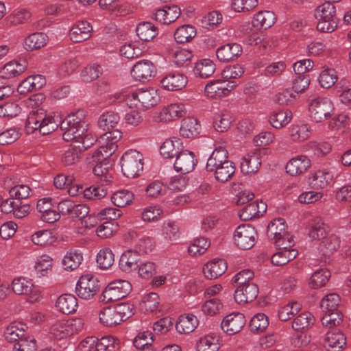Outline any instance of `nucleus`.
I'll list each match as a JSON object with an SVG mask.
<instances>
[{
  "instance_id": "obj_38",
  "label": "nucleus",
  "mask_w": 351,
  "mask_h": 351,
  "mask_svg": "<svg viewBox=\"0 0 351 351\" xmlns=\"http://www.w3.org/2000/svg\"><path fill=\"white\" fill-rule=\"evenodd\" d=\"M48 40V36L43 32H36L28 36L24 40L25 49L32 51L44 47Z\"/></svg>"
},
{
  "instance_id": "obj_57",
  "label": "nucleus",
  "mask_w": 351,
  "mask_h": 351,
  "mask_svg": "<svg viewBox=\"0 0 351 351\" xmlns=\"http://www.w3.org/2000/svg\"><path fill=\"white\" fill-rule=\"evenodd\" d=\"M166 191V186L162 182L158 180L150 182L145 188L147 196L152 198L161 197L165 195Z\"/></svg>"
},
{
  "instance_id": "obj_45",
  "label": "nucleus",
  "mask_w": 351,
  "mask_h": 351,
  "mask_svg": "<svg viewBox=\"0 0 351 351\" xmlns=\"http://www.w3.org/2000/svg\"><path fill=\"white\" fill-rule=\"evenodd\" d=\"M196 29L191 25L179 27L174 33L175 40L178 43H185L191 41L196 36Z\"/></svg>"
},
{
  "instance_id": "obj_3",
  "label": "nucleus",
  "mask_w": 351,
  "mask_h": 351,
  "mask_svg": "<svg viewBox=\"0 0 351 351\" xmlns=\"http://www.w3.org/2000/svg\"><path fill=\"white\" fill-rule=\"evenodd\" d=\"M126 100L130 108L134 105L143 109H149L157 105L160 96L155 88H141L129 93Z\"/></svg>"
},
{
  "instance_id": "obj_30",
  "label": "nucleus",
  "mask_w": 351,
  "mask_h": 351,
  "mask_svg": "<svg viewBox=\"0 0 351 351\" xmlns=\"http://www.w3.org/2000/svg\"><path fill=\"white\" fill-rule=\"evenodd\" d=\"M24 326L25 325L22 323H11L4 330L5 339L8 342L14 343V344L19 342L21 339L26 336Z\"/></svg>"
},
{
  "instance_id": "obj_13",
  "label": "nucleus",
  "mask_w": 351,
  "mask_h": 351,
  "mask_svg": "<svg viewBox=\"0 0 351 351\" xmlns=\"http://www.w3.org/2000/svg\"><path fill=\"white\" fill-rule=\"evenodd\" d=\"M197 160L193 152L189 150H182L177 155L173 164L176 171L186 174L194 170Z\"/></svg>"
},
{
  "instance_id": "obj_56",
  "label": "nucleus",
  "mask_w": 351,
  "mask_h": 351,
  "mask_svg": "<svg viewBox=\"0 0 351 351\" xmlns=\"http://www.w3.org/2000/svg\"><path fill=\"white\" fill-rule=\"evenodd\" d=\"M32 242L38 245H48L55 242L56 238L49 230L37 231L32 236Z\"/></svg>"
},
{
  "instance_id": "obj_11",
  "label": "nucleus",
  "mask_w": 351,
  "mask_h": 351,
  "mask_svg": "<svg viewBox=\"0 0 351 351\" xmlns=\"http://www.w3.org/2000/svg\"><path fill=\"white\" fill-rule=\"evenodd\" d=\"M58 209L62 215H67L73 219H82L89 213V207L86 204H76L68 198L58 203Z\"/></svg>"
},
{
  "instance_id": "obj_48",
  "label": "nucleus",
  "mask_w": 351,
  "mask_h": 351,
  "mask_svg": "<svg viewBox=\"0 0 351 351\" xmlns=\"http://www.w3.org/2000/svg\"><path fill=\"white\" fill-rule=\"evenodd\" d=\"M291 119V112L287 110L273 112L269 117V123L275 128H280L288 124Z\"/></svg>"
},
{
  "instance_id": "obj_14",
  "label": "nucleus",
  "mask_w": 351,
  "mask_h": 351,
  "mask_svg": "<svg viewBox=\"0 0 351 351\" xmlns=\"http://www.w3.org/2000/svg\"><path fill=\"white\" fill-rule=\"evenodd\" d=\"M156 73V68L153 62L148 60L138 61L131 70L132 76L136 80L146 82L154 77Z\"/></svg>"
},
{
  "instance_id": "obj_12",
  "label": "nucleus",
  "mask_w": 351,
  "mask_h": 351,
  "mask_svg": "<svg viewBox=\"0 0 351 351\" xmlns=\"http://www.w3.org/2000/svg\"><path fill=\"white\" fill-rule=\"evenodd\" d=\"M237 86L234 81L218 79L210 81L205 86L204 91L210 98L221 97L228 95Z\"/></svg>"
},
{
  "instance_id": "obj_2",
  "label": "nucleus",
  "mask_w": 351,
  "mask_h": 351,
  "mask_svg": "<svg viewBox=\"0 0 351 351\" xmlns=\"http://www.w3.org/2000/svg\"><path fill=\"white\" fill-rule=\"evenodd\" d=\"M228 158V151L222 147H219L215 149L207 160L206 171L213 173L215 178L221 182L228 181L235 172L234 162Z\"/></svg>"
},
{
  "instance_id": "obj_17",
  "label": "nucleus",
  "mask_w": 351,
  "mask_h": 351,
  "mask_svg": "<svg viewBox=\"0 0 351 351\" xmlns=\"http://www.w3.org/2000/svg\"><path fill=\"white\" fill-rule=\"evenodd\" d=\"M180 9L178 5H165L156 10L152 18L160 24L167 25L174 22L180 16Z\"/></svg>"
},
{
  "instance_id": "obj_29",
  "label": "nucleus",
  "mask_w": 351,
  "mask_h": 351,
  "mask_svg": "<svg viewBox=\"0 0 351 351\" xmlns=\"http://www.w3.org/2000/svg\"><path fill=\"white\" fill-rule=\"evenodd\" d=\"M200 130L201 125L197 119L188 117L182 120L180 133L182 136L189 138L197 136Z\"/></svg>"
},
{
  "instance_id": "obj_53",
  "label": "nucleus",
  "mask_w": 351,
  "mask_h": 351,
  "mask_svg": "<svg viewBox=\"0 0 351 351\" xmlns=\"http://www.w3.org/2000/svg\"><path fill=\"white\" fill-rule=\"evenodd\" d=\"M285 221L282 218L275 219L271 221L267 227V234L269 237H273L275 240L277 237H282L287 232L285 230Z\"/></svg>"
},
{
  "instance_id": "obj_54",
  "label": "nucleus",
  "mask_w": 351,
  "mask_h": 351,
  "mask_svg": "<svg viewBox=\"0 0 351 351\" xmlns=\"http://www.w3.org/2000/svg\"><path fill=\"white\" fill-rule=\"evenodd\" d=\"M301 306V304L297 302L287 304L278 310L279 319L283 322L290 319L300 311Z\"/></svg>"
},
{
  "instance_id": "obj_18",
  "label": "nucleus",
  "mask_w": 351,
  "mask_h": 351,
  "mask_svg": "<svg viewBox=\"0 0 351 351\" xmlns=\"http://www.w3.org/2000/svg\"><path fill=\"white\" fill-rule=\"evenodd\" d=\"M258 293V288L254 283L238 285L234 291V298L239 304H245L255 300Z\"/></svg>"
},
{
  "instance_id": "obj_47",
  "label": "nucleus",
  "mask_w": 351,
  "mask_h": 351,
  "mask_svg": "<svg viewBox=\"0 0 351 351\" xmlns=\"http://www.w3.org/2000/svg\"><path fill=\"white\" fill-rule=\"evenodd\" d=\"M133 199L134 194L131 191L125 189L116 191L111 197L113 204L119 208L130 205Z\"/></svg>"
},
{
  "instance_id": "obj_5",
  "label": "nucleus",
  "mask_w": 351,
  "mask_h": 351,
  "mask_svg": "<svg viewBox=\"0 0 351 351\" xmlns=\"http://www.w3.org/2000/svg\"><path fill=\"white\" fill-rule=\"evenodd\" d=\"M143 156L138 151L130 149L125 152L121 158V171L129 178L139 176L143 169Z\"/></svg>"
},
{
  "instance_id": "obj_55",
  "label": "nucleus",
  "mask_w": 351,
  "mask_h": 351,
  "mask_svg": "<svg viewBox=\"0 0 351 351\" xmlns=\"http://www.w3.org/2000/svg\"><path fill=\"white\" fill-rule=\"evenodd\" d=\"M337 81V72L334 69H324L319 76V82L322 87L329 88Z\"/></svg>"
},
{
  "instance_id": "obj_24",
  "label": "nucleus",
  "mask_w": 351,
  "mask_h": 351,
  "mask_svg": "<svg viewBox=\"0 0 351 351\" xmlns=\"http://www.w3.org/2000/svg\"><path fill=\"white\" fill-rule=\"evenodd\" d=\"M186 113V110L183 104L174 103L164 107L158 117L161 121H171L184 117Z\"/></svg>"
},
{
  "instance_id": "obj_9",
  "label": "nucleus",
  "mask_w": 351,
  "mask_h": 351,
  "mask_svg": "<svg viewBox=\"0 0 351 351\" xmlns=\"http://www.w3.org/2000/svg\"><path fill=\"white\" fill-rule=\"evenodd\" d=\"M257 232L250 224L239 226L234 232L235 245L240 249L245 250L252 248L256 241Z\"/></svg>"
},
{
  "instance_id": "obj_16",
  "label": "nucleus",
  "mask_w": 351,
  "mask_h": 351,
  "mask_svg": "<svg viewBox=\"0 0 351 351\" xmlns=\"http://www.w3.org/2000/svg\"><path fill=\"white\" fill-rule=\"evenodd\" d=\"M243 52L241 45L236 43L221 45L216 50L217 59L222 62L234 61L240 57Z\"/></svg>"
},
{
  "instance_id": "obj_42",
  "label": "nucleus",
  "mask_w": 351,
  "mask_h": 351,
  "mask_svg": "<svg viewBox=\"0 0 351 351\" xmlns=\"http://www.w3.org/2000/svg\"><path fill=\"white\" fill-rule=\"evenodd\" d=\"M120 121L119 114L114 112H106L99 118L98 126L100 129L106 132H111Z\"/></svg>"
},
{
  "instance_id": "obj_61",
  "label": "nucleus",
  "mask_w": 351,
  "mask_h": 351,
  "mask_svg": "<svg viewBox=\"0 0 351 351\" xmlns=\"http://www.w3.org/2000/svg\"><path fill=\"white\" fill-rule=\"evenodd\" d=\"M289 132L293 141H302L309 137L311 130L306 124L295 125H292Z\"/></svg>"
},
{
  "instance_id": "obj_64",
  "label": "nucleus",
  "mask_w": 351,
  "mask_h": 351,
  "mask_svg": "<svg viewBox=\"0 0 351 351\" xmlns=\"http://www.w3.org/2000/svg\"><path fill=\"white\" fill-rule=\"evenodd\" d=\"M36 341L34 338L25 336L13 346V351H36Z\"/></svg>"
},
{
  "instance_id": "obj_10",
  "label": "nucleus",
  "mask_w": 351,
  "mask_h": 351,
  "mask_svg": "<svg viewBox=\"0 0 351 351\" xmlns=\"http://www.w3.org/2000/svg\"><path fill=\"white\" fill-rule=\"evenodd\" d=\"M12 288L16 294L27 295L30 302H36L41 298L40 290L34 286L32 280L25 277L14 278Z\"/></svg>"
},
{
  "instance_id": "obj_27",
  "label": "nucleus",
  "mask_w": 351,
  "mask_h": 351,
  "mask_svg": "<svg viewBox=\"0 0 351 351\" xmlns=\"http://www.w3.org/2000/svg\"><path fill=\"white\" fill-rule=\"evenodd\" d=\"M227 269V263L223 259H214L203 267V272L208 279H215L221 276Z\"/></svg>"
},
{
  "instance_id": "obj_8",
  "label": "nucleus",
  "mask_w": 351,
  "mask_h": 351,
  "mask_svg": "<svg viewBox=\"0 0 351 351\" xmlns=\"http://www.w3.org/2000/svg\"><path fill=\"white\" fill-rule=\"evenodd\" d=\"M132 291V285L128 280H117L108 284L101 293V300L113 302L121 300Z\"/></svg>"
},
{
  "instance_id": "obj_36",
  "label": "nucleus",
  "mask_w": 351,
  "mask_h": 351,
  "mask_svg": "<svg viewBox=\"0 0 351 351\" xmlns=\"http://www.w3.org/2000/svg\"><path fill=\"white\" fill-rule=\"evenodd\" d=\"M276 252L271 257V262L276 266H282L293 260L298 254L296 249H277Z\"/></svg>"
},
{
  "instance_id": "obj_32",
  "label": "nucleus",
  "mask_w": 351,
  "mask_h": 351,
  "mask_svg": "<svg viewBox=\"0 0 351 351\" xmlns=\"http://www.w3.org/2000/svg\"><path fill=\"white\" fill-rule=\"evenodd\" d=\"M56 306L64 314L73 313L77 308V299L72 294H63L58 298Z\"/></svg>"
},
{
  "instance_id": "obj_50",
  "label": "nucleus",
  "mask_w": 351,
  "mask_h": 351,
  "mask_svg": "<svg viewBox=\"0 0 351 351\" xmlns=\"http://www.w3.org/2000/svg\"><path fill=\"white\" fill-rule=\"evenodd\" d=\"M179 145V140H167L160 146V154L165 158L172 159L180 152Z\"/></svg>"
},
{
  "instance_id": "obj_20",
  "label": "nucleus",
  "mask_w": 351,
  "mask_h": 351,
  "mask_svg": "<svg viewBox=\"0 0 351 351\" xmlns=\"http://www.w3.org/2000/svg\"><path fill=\"white\" fill-rule=\"evenodd\" d=\"M323 345L328 351H341L346 345V337L341 331L328 332Z\"/></svg>"
},
{
  "instance_id": "obj_34",
  "label": "nucleus",
  "mask_w": 351,
  "mask_h": 351,
  "mask_svg": "<svg viewBox=\"0 0 351 351\" xmlns=\"http://www.w3.org/2000/svg\"><path fill=\"white\" fill-rule=\"evenodd\" d=\"M276 21L274 12L269 10L261 11L254 16L252 25L256 28L267 29Z\"/></svg>"
},
{
  "instance_id": "obj_33",
  "label": "nucleus",
  "mask_w": 351,
  "mask_h": 351,
  "mask_svg": "<svg viewBox=\"0 0 351 351\" xmlns=\"http://www.w3.org/2000/svg\"><path fill=\"white\" fill-rule=\"evenodd\" d=\"M198 326V320L196 316L189 314L187 315H182L179 317L176 324V328L179 333L189 334L197 328Z\"/></svg>"
},
{
  "instance_id": "obj_44",
  "label": "nucleus",
  "mask_w": 351,
  "mask_h": 351,
  "mask_svg": "<svg viewBox=\"0 0 351 351\" xmlns=\"http://www.w3.org/2000/svg\"><path fill=\"white\" fill-rule=\"evenodd\" d=\"M215 71V65L210 59H202L195 64L194 73L201 78H208Z\"/></svg>"
},
{
  "instance_id": "obj_26",
  "label": "nucleus",
  "mask_w": 351,
  "mask_h": 351,
  "mask_svg": "<svg viewBox=\"0 0 351 351\" xmlns=\"http://www.w3.org/2000/svg\"><path fill=\"white\" fill-rule=\"evenodd\" d=\"M92 29V26L88 21H78L70 30V39L73 43H81L86 40L90 36Z\"/></svg>"
},
{
  "instance_id": "obj_60",
  "label": "nucleus",
  "mask_w": 351,
  "mask_h": 351,
  "mask_svg": "<svg viewBox=\"0 0 351 351\" xmlns=\"http://www.w3.org/2000/svg\"><path fill=\"white\" fill-rule=\"evenodd\" d=\"M192 58V51L186 49H179L173 53V61L179 67L188 66Z\"/></svg>"
},
{
  "instance_id": "obj_46",
  "label": "nucleus",
  "mask_w": 351,
  "mask_h": 351,
  "mask_svg": "<svg viewBox=\"0 0 351 351\" xmlns=\"http://www.w3.org/2000/svg\"><path fill=\"white\" fill-rule=\"evenodd\" d=\"M340 246V239L335 234L326 236L319 244V250L325 256L332 254Z\"/></svg>"
},
{
  "instance_id": "obj_40",
  "label": "nucleus",
  "mask_w": 351,
  "mask_h": 351,
  "mask_svg": "<svg viewBox=\"0 0 351 351\" xmlns=\"http://www.w3.org/2000/svg\"><path fill=\"white\" fill-rule=\"evenodd\" d=\"M232 121L233 117L229 111L221 110L214 116V127L217 132H223L230 128Z\"/></svg>"
},
{
  "instance_id": "obj_58",
  "label": "nucleus",
  "mask_w": 351,
  "mask_h": 351,
  "mask_svg": "<svg viewBox=\"0 0 351 351\" xmlns=\"http://www.w3.org/2000/svg\"><path fill=\"white\" fill-rule=\"evenodd\" d=\"M114 256L108 248L101 250L97 256V263L99 267L104 269L110 268L114 263Z\"/></svg>"
},
{
  "instance_id": "obj_37",
  "label": "nucleus",
  "mask_w": 351,
  "mask_h": 351,
  "mask_svg": "<svg viewBox=\"0 0 351 351\" xmlns=\"http://www.w3.org/2000/svg\"><path fill=\"white\" fill-rule=\"evenodd\" d=\"M100 322L106 326H113L121 324V318H119L114 306H109L103 308L99 314Z\"/></svg>"
},
{
  "instance_id": "obj_1",
  "label": "nucleus",
  "mask_w": 351,
  "mask_h": 351,
  "mask_svg": "<svg viewBox=\"0 0 351 351\" xmlns=\"http://www.w3.org/2000/svg\"><path fill=\"white\" fill-rule=\"evenodd\" d=\"M88 123L82 110L69 114L64 119L47 114L43 108H33L27 117L25 130L27 133L39 130L43 135H47L58 127L64 131L62 138L66 141L79 138L88 130Z\"/></svg>"
},
{
  "instance_id": "obj_15",
  "label": "nucleus",
  "mask_w": 351,
  "mask_h": 351,
  "mask_svg": "<svg viewBox=\"0 0 351 351\" xmlns=\"http://www.w3.org/2000/svg\"><path fill=\"white\" fill-rule=\"evenodd\" d=\"M246 322L245 316L240 313L227 315L221 322V329L228 335H232L241 331Z\"/></svg>"
},
{
  "instance_id": "obj_63",
  "label": "nucleus",
  "mask_w": 351,
  "mask_h": 351,
  "mask_svg": "<svg viewBox=\"0 0 351 351\" xmlns=\"http://www.w3.org/2000/svg\"><path fill=\"white\" fill-rule=\"evenodd\" d=\"M209 246L210 242L206 238H197L194 239L193 243L189 246L188 252L191 256L200 255L204 254Z\"/></svg>"
},
{
  "instance_id": "obj_62",
  "label": "nucleus",
  "mask_w": 351,
  "mask_h": 351,
  "mask_svg": "<svg viewBox=\"0 0 351 351\" xmlns=\"http://www.w3.org/2000/svg\"><path fill=\"white\" fill-rule=\"evenodd\" d=\"M269 326L267 317L263 313L255 315L250 320V328L254 332H262Z\"/></svg>"
},
{
  "instance_id": "obj_28",
  "label": "nucleus",
  "mask_w": 351,
  "mask_h": 351,
  "mask_svg": "<svg viewBox=\"0 0 351 351\" xmlns=\"http://www.w3.org/2000/svg\"><path fill=\"white\" fill-rule=\"evenodd\" d=\"M261 165L260 155L257 153L248 154L241 161V171L243 174H254L258 171Z\"/></svg>"
},
{
  "instance_id": "obj_31",
  "label": "nucleus",
  "mask_w": 351,
  "mask_h": 351,
  "mask_svg": "<svg viewBox=\"0 0 351 351\" xmlns=\"http://www.w3.org/2000/svg\"><path fill=\"white\" fill-rule=\"evenodd\" d=\"M137 36L140 40L148 42L153 40L158 34V27L151 22H141L136 28Z\"/></svg>"
},
{
  "instance_id": "obj_6",
  "label": "nucleus",
  "mask_w": 351,
  "mask_h": 351,
  "mask_svg": "<svg viewBox=\"0 0 351 351\" xmlns=\"http://www.w3.org/2000/svg\"><path fill=\"white\" fill-rule=\"evenodd\" d=\"M101 288L100 281L92 274L82 276L75 287V292L77 296L83 300H88L99 291Z\"/></svg>"
},
{
  "instance_id": "obj_19",
  "label": "nucleus",
  "mask_w": 351,
  "mask_h": 351,
  "mask_svg": "<svg viewBox=\"0 0 351 351\" xmlns=\"http://www.w3.org/2000/svg\"><path fill=\"white\" fill-rule=\"evenodd\" d=\"M187 82V77L178 72L169 73L160 81L162 87L169 91L181 90L186 86Z\"/></svg>"
},
{
  "instance_id": "obj_51",
  "label": "nucleus",
  "mask_w": 351,
  "mask_h": 351,
  "mask_svg": "<svg viewBox=\"0 0 351 351\" xmlns=\"http://www.w3.org/2000/svg\"><path fill=\"white\" fill-rule=\"evenodd\" d=\"M330 277V272L327 269H320L315 271L311 276L309 285L313 289H317L324 286Z\"/></svg>"
},
{
  "instance_id": "obj_59",
  "label": "nucleus",
  "mask_w": 351,
  "mask_h": 351,
  "mask_svg": "<svg viewBox=\"0 0 351 351\" xmlns=\"http://www.w3.org/2000/svg\"><path fill=\"white\" fill-rule=\"evenodd\" d=\"M340 302V297L337 293L326 295L321 301L320 306L326 312H333L338 310Z\"/></svg>"
},
{
  "instance_id": "obj_41",
  "label": "nucleus",
  "mask_w": 351,
  "mask_h": 351,
  "mask_svg": "<svg viewBox=\"0 0 351 351\" xmlns=\"http://www.w3.org/2000/svg\"><path fill=\"white\" fill-rule=\"evenodd\" d=\"M82 260V253L80 250H71L64 256L62 263L65 270L73 271L81 265Z\"/></svg>"
},
{
  "instance_id": "obj_49",
  "label": "nucleus",
  "mask_w": 351,
  "mask_h": 351,
  "mask_svg": "<svg viewBox=\"0 0 351 351\" xmlns=\"http://www.w3.org/2000/svg\"><path fill=\"white\" fill-rule=\"evenodd\" d=\"M31 16L30 12L24 9L14 10L8 15L5 21L8 26H16L27 22Z\"/></svg>"
},
{
  "instance_id": "obj_25",
  "label": "nucleus",
  "mask_w": 351,
  "mask_h": 351,
  "mask_svg": "<svg viewBox=\"0 0 351 351\" xmlns=\"http://www.w3.org/2000/svg\"><path fill=\"white\" fill-rule=\"evenodd\" d=\"M267 204L263 202H254L248 204L239 211V217L243 221L252 220L254 218H258L265 213Z\"/></svg>"
},
{
  "instance_id": "obj_39",
  "label": "nucleus",
  "mask_w": 351,
  "mask_h": 351,
  "mask_svg": "<svg viewBox=\"0 0 351 351\" xmlns=\"http://www.w3.org/2000/svg\"><path fill=\"white\" fill-rule=\"evenodd\" d=\"M27 67V62L24 59L12 60L6 63L2 70V73L8 78L13 77L23 73Z\"/></svg>"
},
{
  "instance_id": "obj_7",
  "label": "nucleus",
  "mask_w": 351,
  "mask_h": 351,
  "mask_svg": "<svg viewBox=\"0 0 351 351\" xmlns=\"http://www.w3.org/2000/svg\"><path fill=\"white\" fill-rule=\"evenodd\" d=\"M335 108L332 102L327 97H317L309 104V113L312 120L322 122L333 114Z\"/></svg>"
},
{
  "instance_id": "obj_52",
  "label": "nucleus",
  "mask_w": 351,
  "mask_h": 351,
  "mask_svg": "<svg viewBox=\"0 0 351 351\" xmlns=\"http://www.w3.org/2000/svg\"><path fill=\"white\" fill-rule=\"evenodd\" d=\"M120 348L119 341L112 336H104L97 339L96 351H117Z\"/></svg>"
},
{
  "instance_id": "obj_22",
  "label": "nucleus",
  "mask_w": 351,
  "mask_h": 351,
  "mask_svg": "<svg viewBox=\"0 0 351 351\" xmlns=\"http://www.w3.org/2000/svg\"><path fill=\"white\" fill-rule=\"evenodd\" d=\"M335 168H324L317 171L310 181V185L315 189H324L334 179Z\"/></svg>"
},
{
  "instance_id": "obj_43",
  "label": "nucleus",
  "mask_w": 351,
  "mask_h": 351,
  "mask_svg": "<svg viewBox=\"0 0 351 351\" xmlns=\"http://www.w3.org/2000/svg\"><path fill=\"white\" fill-rule=\"evenodd\" d=\"M314 316L309 312H304L297 316L292 322L291 327L295 331H304L315 323Z\"/></svg>"
},
{
  "instance_id": "obj_23",
  "label": "nucleus",
  "mask_w": 351,
  "mask_h": 351,
  "mask_svg": "<svg viewBox=\"0 0 351 351\" xmlns=\"http://www.w3.org/2000/svg\"><path fill=\"white\" fill-rule=\"evenodd\" d=\"M311 166L310 159L304 155L291 158L286 165V171L289 175L298 176L304 173Z\"/></svg>"
},
{
  "instance_id": "obj_4",
  "label": "nucleus",
  "mask_w": 351,
  "mask_h": 351,
  "mask_svg": "<svg viewBox=\"0 0 351 351\" xmlns=\"http://www.w3.org/2000/svg\"><path fill=\"white\" fill-rule=\"evenodd\" d=\"M122 137V132L114 129L111 132H106L101 135L98 139L99 148L93 153V158L97 160H104L108 158L116 151L117 143Z\"/></svg>"
},
{
  "instance_id": "obj_21",
  "label": "nucleus",
  "mask_w": 351,
  "mask_h": 351,
  "mask_svg": "<svg viewBox=\"0 0 351 351\" xmlns=\"http://www.w3.org/2000/svg\"><path fill=\"white\" fill-rule=\"evenodd\" d=\"M139 262L138 253L132 250H128L121 255L119 267L123 272L130 274L137 269Z\"/></svg>"
},
{
  "instance_id": "obj_35",
  "label": "nucleus",
  "mask_w": 351,
  "mask_h": 351,
  "mask_svg": "<svg viewBox=\"0 0 351 351\" xmlns=\"http://www.w3.org/2000/svg\"><path fill=\"white\" fill-rule=\"evenodd\" d=\"M219 348V336L215 333L204 336L197 343V351H218Z\"/></svg>"
}]
</instances>
